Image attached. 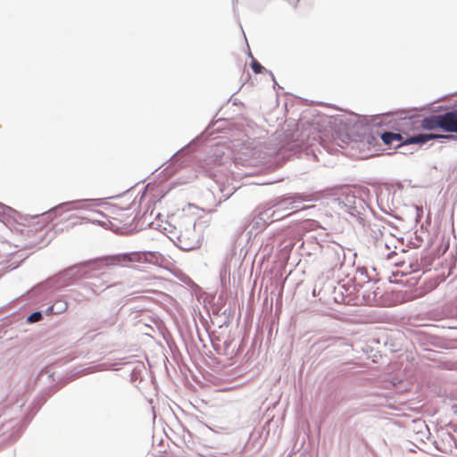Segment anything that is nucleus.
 Instances as JSON below:
<instances>
[{"mask_svg": "<svg viewBox=\"0 0 457 457\" xmlns=\"http://www.w3.org/2000/svg\"><path fill=\"white\" fill-rule=\"evenodd\" d=\"M372 289L373 287H321L318 293L316 288H313L312 295H320V292L324 291L325 295H328V298L324 300L328 303L334 302L350 305L391 306L413 300L422 295V293H420L419 295H407L406 292L395 290L378 291L381 287H377L376 291Z\"/></svg>", "mask_w": 457, "mask_h": 457, "instance_id": "obj_1", "label": "nucleus"}, {"mask_svg": "<svg viewBox=\"0 0 457 457\" xmlns=\"http://www.w3.org/2000/svg\"><path fill=\"white\" fill-rule=\"evenodd\" d=\"M169 225L171 227L168 230L170 237H176L179 246L183 249H193L197 244L195 223L186 216H171Z\"/></svg>", "mask_w": 457, "mask_h": 457, "instance_id": "obj_2", "label": "nucleus"}, {"mask_svg": "<svg viewBox=\"0 0 457 457\" xmlns=\"http://www.w3.org/2000/svg\"><path fill=\"white\" fill-rule=\"evenodd\" d=\"M147 261V254L145 253L133 252L129 253L118 254L110 258V263L116 265L120 263L129 262H145Z\"/></svg>", "mask_w": 457, "mask_h": 457, "instance_id": "obj_3", "label": "nucleus"}, {"mask_svg": "<svg viewBox=\"0 0 457 457\" xmlns=\"http://www.w3.org/2000/svg\"><path fill=\"white\" fill-rule=\"evenodd\" d=\"M453 136L451 135H437V134H419L413 137H410L404 140L403 144H418V145H423L427 143L428 141L435 138H446L450 139Z\"/></svg>", "mask_w": 457, "mask_h": 457, "instance_id": "obj_4", "label": "nucleus"}, {"mask_svg": "<svg viewBox=\"0 0 457 457\" xmlns=\"http://www.w3.org/2000/svg\"><path fill=\"white\" fill-rule=\"evenodd\" d=\"M443 123L445 132L457 133V110L444 113Z\"/></svg>", "mask_w": 457, "mask_h": 457, "instance_id": "obj_5", "label": "nucleus"}, {"mask_svg": "<svg viewBox=\"0 0 457 457\" xmlns=\"http://www.w3.org/2000/svg\"><path fill=\"white\" fill-rule=\"evenodd\" d=\"M420 127L428 130L440 129L444 131L443 114L432 115L423 119Z\"/></svg>", "mask_w": 457, "mask_h": 457, "instance_id": "obj_6", "label": "nucleus"}, {"mask_svg": "<svg viewBox=\"0 0 457 457\" xmlns=\"http://www.w3.org/2000/svg\"><path fill=\"white\" fill-rule=\"evenodd\" d=\"M351 281L353 282V286H364L369 283L367 270L365 269H358Z\"/></svg>", "mask_w": 457, "mask_h": 457, "instance_id": "obj_7", "label": "nucleus"}, {"mask_svg": "<svg viewBox=\"0 0 457 457\" xmlns=\"http://www.w3.org/2000/svg\"><path fill=\"white\" fill-rule=\"evenodd\" d=\"M67 310V303L63 301H56L55 303L46 311V315L60 314Z\"/></svg>", "mask_w": 457, "mask_h": 457, "instance_id": "obj_8", "label": "nucleus"}, {"mask_svg": "<svg viewBox=\"0 0 457 457\" xmlns=\"http://www.w3.org/2000/svg\"><path fill=\"white\" fill-rule=\"evenodd\" d=\"M67 221L69 222L66 226V228L73 227L79 224H81V218L78 217L77 215L71 214L68 219Z\"/></svg>", "mask_w": 457, "mask_h": 457, "instance_id": "obj_9", "label": "nucleus"}, {"mask_svg": "<svg viewBox=\"0 0 457 457\" xmlns=\"http://www.w3.org/2000/svg\"><path fill=\"white\" fill-rule=\"evenodd\" d=\"M41 320H42V313L40 312H33L32 314H30L28 317L27 320L29 323H34V322H37Z\"/></svg>", "mask_w": 457, "mask_h": 457, "instance_id": "obj_10", "label": "nucleus"}, {"mask_svg": "<svg viewBox=\"0 0 457 457\" xmlns=\"http://www.w3.org/2000/svg\"><path fill=\"white\" fill-rule=\"evenodd\" d=\"M381 139L384 144L390 145L394 142V137H392V132H385L381 135Z\"/></svg>", "mask_w": 457, "mask_h": 457, "instance_id": "obj_11", "label": "nucleus"}, {"mask_svg": "<svg viewBox=\"0 0 457 457\" xmlns=\"http://www.w3.org/2000/svg\"><path fill=\"white\" fill-rule=\"evenodd\" d=\"M333 273L337 274V278H338L337 283L341 284L344 282L343 279L340 278L341 275L345 274L344 267L341 265L337 269L333 270Z\"/></svg>", "mask_w": 457, "mask_h": 457, "instance_id": "obj_12", "label": "nucleus"}, {"mask_svg": "<svg viewBox=\"0 0 457 457\" xmlns=\"http://www.w3.org/2000/svg\"><path fill=\"white\" fill-rule=\"evenodd\" d=\"M392 137H394V141L398 142L397 147L406 145V144H402L404 142V140L403 139V136L401 134L392 132Z\"/></svg>", "mask_w": 457, "mask_h": 457, "instance_id": "obj_13", "label": "nucleus"}, {"mask_svg": "<svg viewBox=\"0 0 457 457\" xmlns=\"http://www.w3.org/2000/svg\"><path fill=\"white\" fill-rule=\"evenodd\" d=\"M252 69L254 71V73H261L263 67L256 60H253L252 62Z\"/></svg>", "mask_w": 457, "mask_h": 457, "instance_id": "obj_14", "label": "nucleus"}, {"mask_svg": "<svg viewBox=\"0 0 457 457\" xmlns=\"http://www.w3.org/2000/svg\"><path fill=\"white\" fill-rule=\"evenodd\" d=\"M342 286H343V287L350 286V281H347V282H345V283H343V284H342Z\"/></svg>", "mask_w": 457, "mask_h": 457, "instance_id": "obj_15", "label": "nucleus"}, {"mask_svg": "<svg viewBox=\"0 0 457 457\" xmlns=\"http://www.w3.org/2000/svg\"><path fill=\"white\" fill-rule=\"evenodd\" d=\"M71 271V270H64L63 274L70 273Z\"/></svg>", "mask_w": 457, "mask_h": 457, "instance_id": "obj_16", "label": "nucleus"}]
</instances>
